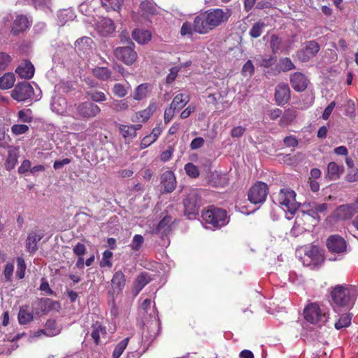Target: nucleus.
<instances>
[{
    "label": "nucleus",
    "mask_w": 358,
    "mask_h": 358,
    "mask_svg": "<svg viewBox=\"0 0 358 358\" xmlns=\"http://www.w3.org/2000/svg\"><path fill=\"white\" fill-rule=\"evenodd\" d=\"M231 15L229 8H210L195 17L196 29L199 34H206L226 23Z\"/></svg>",
    "instance_id": "f257e3e1"
},
{
    "label": "nucleus",
    "mask_w": 358,
    "mask_h": 358,
    "mask_svg": "<svg viewBox=\"0 0 358 358\" xmlns=\"http://www.w3.org/2000/svg\"><path fill=\"white\" fill-rule=\"evenodd\" d=\"M357 295V289L353 285H337L331 293L333 302L338 307L352 306Z\"/></svg>",
    "instance_id": "f03ea898"
},
{
    "label": "nucleus",
    "mask_w": 358,
    "mask_h": 358,
    "mask_svg": "<svg viewBox=\"0 0 358 358\" xmlns=\"http://www.w3.org/2000/svg\"><path fill=\"white\" fill-rule=\"evenodd\" d=\"M201 217L206 224L215 229H220L229 222L227 211L213 205L203 209Z\"/></svg>",
    "instance_id": "7ed1b4c3"
},
{
    "label": "nucleus",
    "mask_w": 358,
    "mask_h": 358,
    "mask_svg": "<svg viewBox=\"0 0 358 358\" xmlns=\"http://www.w3.org/2000/svg\"><path fill=\"white\" fill-rule=\"evenodd\" d=\"M100 107L91 101L75 103L74 117L78 120H88L93 119L101 113Z\"/></svg>",
    "instance_id": "20e7f679"
},
{
    "label": "nucleus",
    "mask_w": 358,
    "mask_h": 358,
    "mask_svg": "<svg viewBox=\"0 0 358 358\" xmlns=\"http://www.w3.org/2000/svg\"><path fill=\"white\" fill-rule=\"evenodd\" d=\"M303 316L308 322L319 326L324 324L328 319L325 308L316 303H310L305 307Z\"/></svg>",
    "instance_id": "39448f33"
},
{
    "label": "nucleus",
    "mask_w": 358,
    "mask_h": 358,
    "mask_svg": "<svg viewBox=\"0 0 358 358\" xmlns=\"http://www.w3.org/2000/svg\"><path fill=\"white\" fill-rule=\"evenodd\" d=\"M201 205V197L198 190L195 189H189L183 199L185 215L189 219L194 218L199 214Z\"/></svg>",
    "instance_id": "423d86ee"
},
{
    "label": "nucleus",
    "mask_w": 358,
    "mask_h": 358,
    "mask_svg": "<svg viewBox=\"0 0 358 358\" xmlns=\"http://www.w3.org/2000/svg\"><path fill=\"white\" fill-rule=\"evenodd\" d=\"M268 189L266 183L262 181L256 182L248 192V201L255 205L264 203L268 194Z\"/></svg>",
    "instance_id": "0eeeda50"
},
{
    "label": "nucleus",
    "mask_w": 358,
    "mask_h": 358,
    "mask_svg": "<svg viewBox=\"0 0 358 358\" xmlns=\"http://www.w3.org/2000/svg\"><path fill=\"white\" fill-rule=\"evenodd\" d=\"M279 204L291 214H294L300 203L296 201V193L289 188L281 189L278 197Z\"/></svg>",
    "instance_id": "6e6552de"
},
{
    "label": "nucleus",
    "mask_w": 358,
    "mask_h": 358,
    "mask_svg": "<svg viewBox=\"0 0 358 358\" xmlns=\"http://www.w3.org/2000/svg\"><path fill=\"white\" fill-rule=\"evenodd\" d=\"M134 43L129 40L127 46L116 48L113 51L114 55L126 65H131L137 59V53L134 50Z\"/></svg>",
    "instance_id": "1a4fd4ad"
},
{
    "label": "nucleus",
    "mask_w": 358,
    "mask_h": 358,
    "mask_svg": "<svg viewBox=\"0 0 358 358\" xmlns=\"http://www.w3.org/2000/svg\"><path fill=\"white\" fill-rule=\"evenodd\" d=\"M34 95L33 87L26 81L18 83L11 92V97L18 102L25 101Z\"/></svg>",
    "instance_id": "9d476101"
},
{
    "label": "nucleus",
    "mask_w": 358,
    "mask_h": 358,
    "mask_svg": "<svg viewBox=\"0 0 358 358\" xmlns=\"http://www.w3.org/2000/svg\"><path fill=\"white\" fill-rule=\"evenodd\" d=\"M320 50V46L315 41H309L304 43L303 48L296 52V57L302 62H308L315 57Z\"/></svg>",
    "instance_id": "9b49d317"
},
{
    "label": "nucleus",
    "mask_w": 358,
    "mask_h": 358,
    "mask_svg": "<svg viewBox=\"0 0 358 358\" xmlns=\"http://www.w3.org/2000/svg\"><path fill=\"white\" fill-rule=\"evenodd\" d=\"M327 246L332 253L342 254L346 252L347 243L338 235H331L327 241Z\"/></svg>",
    "instance_id": "f8f14e48"
},
{
    "label": "nucleus",
    "mask_w": 358,
    "mask_h": 358,
    "mask_svg": "<svg viewBox=\"0 0 358 358\" xmlns=\"http://www.w3.org/2000/svg\"><path fill=\"white\" fill-rule=\"evenodd\" d=\"M275 101L277 105L283 106L290 99V89L287 83H279L275 90Z\"/></svg>",
    "instance_id": "ddd939ff"
},
{
    "label": "nucleus",
    "mask_w": 358,
    "mask_h": 358,
    "mask_svg": "<svg viewBox=\"0 0 358 358\" xmlns=\"http://www.w3.org/2000/svg\"><path fill=\"white\" fill-rule=\"evenodd\" d=\"M358 212L356 203L341 205L335 210V216L339 220H349Z\"/></svg>",
    "instance_id": "4468645a"
},
{
    "label": "nucleus",
    "mask_w": 358,
    "mask_h": 358,
    "mask_svg": "<svg viewBox=\"0 0 358 358\" xmlns=\"http://www.w3.org/2000/svg\"><path fill=\"white\" fill-rule=\"evenodd\" d=\"M290 84L296 92H303L306 90L308 80L306 76L301 72H295L290 76Z\"/></svg>",
    "instance_id": "2eb2a0df"
},
{
    "label": "nucleus",
    "mask_w": 358,
    "mask_h": 358,
    "mask_svg": "<svg viewBox=\"0 0 358 358\" xmlns=\"http://www.w3.org/2000/svg\"><path fill=\"white\" fill-rule=\"evenodd\" d=\"M156 103L152 102L149 106L140 111L135 113L131 117V120L135 123L146 122L156 110Z\"/></svg>",
    "instance_id": "dca6fc26"
},
{
    "label": "nucleus",
    "mask_w": 358,
    "mask_h": 358,
    "mask_svg": "<svg viewBox=\"0 0 358 358\" xmlns=\"http://www.w3.org/2000/svg\"><path fill=\"white\" fill-rule=\"evenodd\" d=\"M31 24V21L29 20L27 15H18L15 19L10 33L13 36H17L20 33L24 32Z\"/></svg>",
    "instance_id": "f3484780"
},
{
    "label": "nucleus",
    "mask_w": 358,
    "mask_h": 358,
    "mask_svg": "<svg viewBox=\"0 0 358 358\" xmlns=\"http://www.w3.org/2000/svg\"><path fill=\"white\" fill-rule=\"evenodd\" d=\"M91 329L90 336L93 339L94 344L99 345L100 344L101 338H106V327L103 325L100 322L96 321L92 324Z\"/></svg>",
    "instance_id": "a211bd4d"
},
{
    "label": "nucleus",
    "mask_w": 358,
    "mask_h": 358,
    "mask_svg": "<svg viewBox=\"0 0 358 358\" xmlns=\"http://www.w3.org/2000/svg\"><path fill=\"white\" fill-rule=\"evenodd\" d=\"M161 183L164 189V192H172L176 186V179L175 175L171 171H166L162 176Z\"/></svg>",
    "instance_id": "6ab92c4d"
},
{
    "label": "nucleus",
    "mask_w": 358,
    "mask_h": 358,
    "mask_svg": "<svg viewBox=\"0 0 358 358\" xmlns=\"http://www.w3.org/2000/svg\"><path fill=\"white\" fill-rule=\"evenodd\" d=\"M38 308L43 313H48L51 310H57L60 308V303L49 298H41L38 300L37 304Z\"/></svg>",
    "instance_id": "aec40b11"
},
{
    "label": "nucleus",
    "mask_w": 358,
    "mask_h": 358,
    "mask_svg": "<svg viewBox=\"0 0 358 358\" xmlns=\"http://www.w3.org/2000/svg\"><path fill=\"white\" fill-rule=\"evenodd\" d=\"M43 237V234L31 232L28 234L26 240V249L30 254L35 253L38 250V243Z\"/></svg>",
    "instance_id": "412c9836"
},
{
    "label": "nucleus",
    "mask_w": 358,
    "mask_h": 358,
    "mask_svg": "<svg viewBox=\"0 0 358 358\" xmlns=\"http://www.w3.org/2000/svg\"><path fill=\"white\" fill-rule=\"evenodd\" d=\"M15 72L22 78L30 79L34 76V67L31 62L24 60L16 69Z\"/></svg>",
    "instance_id": "4be33fe9"
},
{
    "label": "nucleus",
    "mask_w": 358,
    "mask_h": 358,
    "mask_svg": "<svg viewBox=\"0 0 358 358\" xmlns=\"http://www.w3.org/2000/svg\"><path fill=\"white\" fill-rule=\"evenodd\" d=\"M126 285L125 275L122 271L115 272L111 280V286L115 292H121Z\"/></svg>",
    "instance_id": "5701e85b"
},
{
    "label": "nucleus",
    "mask_w": 358,
    "mask_h": 358,
    "mask_svg": "<svg viewBox=\"0 0 358 358\" xmlns=\"http://www.w3.org/2000/svg\"><path fill=\"white\" fill-rule=\"evenodd\" d=\"M61 328L57 326L55 320L49 319L45 324L44 329H39V332L43 334V335L49 337L55 336L58 335L61 332Z\"/></svg>",
    "instance_id": "b1692460"
},
{
    "label": "nucleus",
    "mask_w": 358,
    "mask_h": 358,
    "mask_svg": "<svg viewBox=\"0 0 358 358\" xmlns=\"http://www.w3.org/2000/svg\"><path fill=\"white\" fill-rule=\"evenodd\" d=\"M157 13L155 3L152 0H141L139 4V13L142 16L155 15Z\"/></svg>",
    "instance_id": "393cba45"
},
{
    "label": "nucleus",
    "mask_w": 358,
    "mask_h": 358,
    "mask_svg": "<svg viewBox=\"0 0 358 358\" xmlns=\"http://www.w3.org/2000/svg\"><path fill=\"white\" fill-rule=\"evenodd\" d=\"M151 85L145 83L138 85L134 90L132 96L133 99L136 101H141L145 99L151 92Z\"/></svg>",
    "instance_id": "a878e982"
},
{
    "label": "nucleus",
    "mask_w": 358,
    "mask_h": 358,
    "mask_svg": "<svg viewBox=\"0 0 358 358\" xmlns=\"http://www.w3.org/2000/svg\"><path fill=\"white\" fill-rule=\"evenodd\" d=\"M189 99L188 94L180 93L175 96L170 105L178 111L183 108L189 101Z\"/></svg>",
    "instance_id": "bb28decb"
},
{
    "label": "nucleus",
    "mask_w": 358,
    "mask_h": 358,
    "mask_svg": "<svg viewBox=\"0 0 358 358\" xmlns=\"http://www.w3.org/2000/svg\"><path fill=\"white\" fill-rule=\"evenodd\" d=\"M92 75L99 80L106 81L112 78V71L107 67L96 66L92 70Z\"/></svg>",
    "instance_id": "cd10ccee"
},
{
    "label": "nucleus",
    "mask_w": 358,
    "mask_h": 358,
    "mask_svg": "<svg viewBox=\"0 0 358 358\" xmlns=\"http://www.w3.org/2000/svg\"><path fill=\"white\" fill-rule=\"evenodd\" d=\"M132 37L139 44H145L151 40L152 35L148 30L135 29L132 32Z\"/></svg>",
    "instance_id": "c85d7f7f"
},
{
    "label": "nucleus",
    "mask_w": 358,
    "mask_h": 358,
    "mask_svg": "<svg viewBox=\"0 0 358 358\" xmlns=\"http://www.w3.org/2000/svg\"><path fill=\"white\" fill-rule=\"evenodd\" d=\"M150 280L151 278L147 273L139 274L134 282V289L136 291V294H138L150 282Z\"/></svg>",
    "instance_id": "c756f323"
},
{
    "label": "nucleus",
    "mask_w": 358,
    "mask_h": 358,
    "mask_svg": "<svg viewBox=\"0 0 358 358\" xmlns=\"http://www.w3.org/2000/svg\"><path fill=\"white\" fill-rule=\"evenodd\" d=\"M19 154L16 149L8 150V157L6 159L4 166L7 171H10L15 168L18 161Z\"/></svg>",
    "instance_id": "7c9ffc66"
},
{
    "label": "nucleus",
    "mask_w": 358,
    "mask_h": 358,
    "mask_svg": "<svg viewBox=\"0 0 358 358\" xmlns=\"http://www.w3.org/2000/svg\"><path fill=\"white\" fill-rule=\"evenodd\" d=\"M296 117V110L294 108H288L285 110L282 117L280 120V127H285L290 124Z\"/></svg>",
    "instance_id": "2f4dec72"
},
{
    "label": "nucleus",
    "mask_w": 358,
    "mask_h": 358,
    "mask_svg": "<svg viewBox=\"0 0 358 358\" xmlns=\"http://www.w3.org/2000/svg\"><path fill=\"white\" fill-rule=\"evenodd\" d=\"M343 167L339 166L336 162H331L327 166V176L330 180L339 178L340 174L343 172Z\"/></svg>",
    "instance_id": "473e14b6"
},
{
    "label": "nucleus",
    "mask_w": 358,
    "mask_h": 358,
    "mask_svg": "<svg viewBox=\"0 0 358 358\" xmlns=\"http://www.w3.org/2000/svg\"><path fill=\"white\" fill-rule=\"evenodd\" d=\"M15 81V75L13 73H6L0 78V88L8 90L11 88Z\"/></svg>",
    "instance_id": "72a5a7b5"
},
{
    "label": "nucleus",
    "mask_w": 358,
    "mask_h": 358,
    "mask_svg": "<svg viewBox=\"0 0 358 358\" xmlns=\"http://www.w3.org/2000/svg\"><path fill=\"white\" fill-rule=\"evenodd\" d=\"M194 32L198 33L196 29L195 18L194 19L193 24L188 21L183 22L180 29V35L182 36H187L188 37L192 38Z\"/></svg>",
    "instance_id": "f704fd0d"
},
{
    "label": "nucleus",
    "mask_w": 358,
    "mask_h": 358,
    "mask_svg": "<svg viewBox=\"0 0 358 358\" xmlns=\"http://www.w3.org/2000/svg\"><path fill=\"white\" fill-rule=\"evenodd\" d=\"M110 108L114 112L120 113L127 110L129 108V105L127 99H114L110 105Z\"/></svg>",
    "instance_id": "c9c22d12"
},
{
    "label": "nucleus",
    "mask_w": 358,
    "mask_h": 358,
    "mask_svg": "<svg viewBox=\"0 0 358 358\" xmlns=\"http://www.w3.org/2000/svg\"><path fill=\"white\" fill-rule=\"evenodd\" d=\"M34 319L33 314L28 310V307H21L18 313V321L20 324H27Z\"/></svg>",
    "instance_id": "e433bc0d"
},
{
    "label": "nucleus",
    "mask_w": 358,
    "mask_h": 358,
    "mask_svg": "<svg viewBox=\"0 0 358 358\" xmlns=\"http://www.w3.org/2000/svg\"><path fill=\"white\" fill-rule=\"evenodd\" d=\"M103 8L106 10H119L123 3V0H101Z\"/></svg>",
    "instance_id": "4c0bfd02"
},
{
    "label": "nucleus",
    "mask_w": 358,
    "mask_h": 358,
    "mask_svg": "<svg viewBox=\"0 0 358 358\" xmlns=\"http://www.w3.org/2000/svg\"><path fill=\"white\" fill-rule=\"evenodd\" d=\"M130 338L127 337L122 340L120 342H119L116 346L115 347V349L113 352L112 357L113 358H120V356L122 355L125 349L127 348Z\"/></svg>",
    "instance_id": "58836bf2"
},
{
    "label": "nucleus",
    "mask_w": 358,
    "mask_h": 358,
    "mask_svg": "<svg viewBox=\"0 0 358 358\" xmlns=\"http://www.w3.org/2000/svg\"><path fill=\"white\" fill-rule=\"evenodd\" d=\"M282 40L278 36L275 34H273L271 36L270 41V46L271 49V52L273 54H276L279 51L282 52L284 49L282 48Z\"/></svg>",
    "instance_id": "ea45409f"
},
{
    "label": "nucleus",
    "mask_w": 358,
    "mask_h": 358,
    "mask_svg": "<svg viewBox=\"0 0 358 358\" xmlns=\"http://www.w3.org/2000/svg\"><path fill=\"white\" fill-rule=\"evenodd\" d=\"M279 71L287 72L296 69L295 65L289 57L280 58L278 64Z\"/></svg>",
    "instance_id": "a19ab883"
},
{
    "label": "nucleus",
    "mask_w": 358,
    "mask_h": 358,
    "mask_svg": "<svg viewBox=\"0 0 358 358\" xmlns=\"http://www.w3.org/2000/svg\"><path fill=\"white\" fill-rule=\"evenodd\" d=\"M119 131L120 134L124 138H133L136 136V134H134V128L131 127V124H120Z\"/></svg>",
    "instance_id": "79ce46f5"
},
{
    "label": "nucleus",
    "mask_w": 358,
    "mask_h": 358,
    "mask_svg": "<svg viewBox=\"0 0 358 358\" xmlns=\"http://www.w3.org/2000/svg\"><path fill=\"white\" fill-rule=\"evenodd\" d=\"M266 27V24L263 22H257L255 23L250 30V36L252 38H257L259 37L262 33L263 29Z\"/></svg>",
    "instance_id": "37998d69"
},
{
    "label": "nucleus",
    "mask_w": 358,
    "mask_h": 358,
    "mask_svg": "<svg viewBox=\"0 0 358 358\" xmlns=\"http://www.w3.org/2000/svg\"><path fill=\"white\" fill-rule=\"evenodd\" d=\"M17 261V271H16V276L19 279H23L25 275V271L27 268V265L25 264L24 259L18 257L16 259Z\"/></svg>",
    "instance_id": "c03bdc74"
},
{
    "label": "nucleus",
    "mask_w": 358,
    "mask_h": 358,
    "mask_svg": "<svg viewBox=\"0 0 358 358\" xmlns=\"http://www.w3.org/2000/svg\"><path fill=\"white\" fill-rule=\"evenodd\" d=\"M87 96H89L92 102L101 103L106 100V94L100 91H89L86 92Z\"/></svg>",
    "instance_id": "a18cd8bd"
},
{
    "label": "nucleus",
    "mask_w": 358,
    "mask_h": 358,
    "mask_svg": "<svg viewBox=\"0 0 358 358\" xmlns=\"http://www.w3.org/2000/svg\"><path fill=\"white\" fill-rule=\"evenodd\" d=\"M112 92L115 96L119 98H123L128 94L127 87L121 83H115Z\"/></svg>",
    "instance_id": "49530a36"
},
{
    "label": "nucleus",
    "mask_w": 358,
    "mask_h": 358,
    "mask_svg": "<svg viewBox=\"0 0 358 358\" xmlns=\"http://www.w3.org/2000/svg\"><path fill=\"white\" fill-rule=\"evenodd\" d=\"M144 242V238L143 236L140 234H136L132 239L131 243L129 245L131 249L134 251H138L141 248L143 243Z\"/></svg>",
    "instance_id": "de8ad7c7"
},
{
    "label": "nucleus",
    "mask_w": 358,
    "mask_h": 358,
    "mask_svg": "<svg viewBox=\"0 0 358 358\" xmlns=\"http://www.w3.org/2000/svg\"><path fill=\"white\" fill-rule=\"evenodd\" d=\"M185 171L186 174L190 178H196L199 176V171L193 163L189 162L185 164Z\"/></svg>",
    "instance_id": "09e8293b"
},
{
    "label": "nucleus",
    "mask_w": 358,
    "mask_h": 358,
    "mask_svg": "<svg viewBox=\"0 0 358 358\" xmlns=\"http://www.w3.org/2000/svg\"><path fill=\"white\" fill-rule=\"evenodd\" d=\"M12 61L11 57L3 52H0V73L6 70Z\"/></svg>",
    "instance_id": "8fccbe9b"
},
{
    "label": "nucleus",
    "mask_w": 358,
    "mask_h": 358,
    "mask_svg": "<svg viewBox=\"0 0 358 358\" xmlns=\"http://www.w3.org/2000/svg\"><path fill=\"white\" fill-rule=\"evenodd\" d=\"M305 255L310 257L313 261H319L322 258L318 248L316 246H311L308 250L306 251Z\"/></svg>",
    "instance_id": "3c124183"
},
{
    "label": "nucleus",
    "mask_w": 358,
    "mask_h": 358,
    "mask_svg": "<svg viewBox=\"0 0 358 358\" xmlns=\"http://www.w3.org/2000/svg\"><path fill=\"white\" fill-rule=\"evenodd\" d=\"M351 324V317L347 315H342L339 320L335 323L334 326L336 329H341L343 327H348Z\"/></svg>",
    "instance_id": "603ef678"
},
{
    "label": "nucleus",
    "mask_w": 358,
    "mask_h": 358,
    "mask_svg": "<svg viewBox=\"0 0 358 358\" xmlns=\"http://www.w3.org/2000/svg\"><path fill=\"white\" fill-rule=\"evenodd\" d=\"M113 252L110 250H105L103 252V257L102 259L100 262L101 267H111L112 266V262L111 259L113 257Z\"/></svg>",
    "instance_id": "864d4df0"
},
{
    "label": "nucleus",
    "mask_w": 358,
    "mask_h": 358,
    "mask_svg": "<svg viewBox=\"0 0 358 358\" xmlns=\"http://www.w3.org/2000/svg\"><path fill=\"white\" fill-rule=\"evenodd\" d=\"M19 119L24 122H31L33 120L32 111L31 109L21 110L18 112Z\"/></svg>",
    "instance_id": "5fc2aeb1"
},
{
    "label": "nucleus",
    "mask_w": 358,
    "mask_h": 358,
    "mask_svg": "<svg viewBox=\"0 0 358 358\" xmlns=\"http://www.w3.org/2000/svg\"><path fill=\"white\" fill-rule=\"evenodd\" d=\"M255 73V66L251 60H248L243 65L241 73L243 76H252Z\"/></svg>",
    "instance_id": "6e6d98bb"
},
{
    "label": "nucleus",
    "mask_w": 358,
    "mask_h": 358,
    "mask_svg": "<svg viewBox=\"0 0 358 358\" xmlns=\"http://www.w3.org/2000/svg\"><path fill=\"white\" fill-rule=\"evenodd\" d=\"M169 222L170 219L168 217H164L160 220L156 227L157 232H160L161 231L166 232V231H169Z\"/></svg>",
    "instance_id": "4d7b16f0"
},
{
    "label": "nucleus",
    "mask_w": 358,
    "mask_h": 358,
    "mask_svg": "<svg viewBox=\"0 0 358 358\" xmlns=\"http://www.w3.org/2000/svg\"><path fill=\"white\" fill-rule=\"evenodd\" d=\"M29 130V127L26 124H14L11 127V131L15 135L25 134Z\"/></svg>",
    "instance_id": "13d9d810"
},
{
    "label": "nucleus",
    "mask_w": 358,
    "mask_h": 358,
    "mask_svg": "<svg viewBox=\"0 0 358 358\" xmlns=\"http://www.w3.org/2000/svg\"><path fill=\"white\" fill-rule=\"evenodd\" d=\"M14 266L11 263H7L5 265V268L3 271V275L6 281L10 282L12 280V276L13 273Z\"/></svg>",
    "instance_id": "bf43d9fd"
},
{
    "label": "nucleus",
    "mask_w": 358,
    "mask_h": 358,
    "mask_svg": "<svg viewBox=\"0 0 358 358\" xmlns=\"http://www.w3.org/2000/svg\"><path fill=\"white\" fill-rule=\"evenodd\" d=\"M176 111V110L173 108H172L171 105L165 109L164 114L165 124H168L171 122V120L174 117Z\"/></svg>",
    "instance_id": "052dcab7"
},
{
    "label": "nucleus",
    "mask_w": 358,
    "mask_h": 358,
    "mask_svg": "<svg viewBox=\"0 0 358 358\" xmlns=\"http://www.w3.org/2000/svg\"><path fill=\"white\" fill-rule=\"evenodd\" d=\"M155 141L156 140L150 134L147 135L142 139L140 144V148L141 149H145L150 146V145H152Z\"/></svg>",
    "instance_id": "680f3d73"
},
{
    "label": "nucleus",
    "mask_w": 358,
    "mask_h": 358,
    "mask_svg": "<svg viewBox=\"0 0 358 358\" xmlns=\"http://www.w3.org/2000/svg\"><path fill=\"white\" fill-rule=\"evenodd\" d=\"M73 253L78 257H82L86 252V247L84 244L78 243L73 248Z\"/></svg>",
    "instance_id": "e2e57ef3"
},
{
    "label": "nucleus",
    "mask_w": 358,
    "mask_h": 358,
    "mask_svg": "<svg viewBox=\"0 0 358 358\" xmlns=\"http://www.w3.org/2000/svg\"><path fill=\"white\" fill-rule=\"evenodd\" d=\"M246 129L241 126L234 127L231 131V136L232 138H239L243 135Z\"/></svg>",
    "instance_id": "0e129e2a"
},
{
    "label": "nucleus",
    "mask_w": 358,
    "mask_h": 358,
    "mask_svg": "<svg viewBox=\"0 0 358 358\" xmlns=\"http://www.w3.org/2000/svg\"><path fill=\"white\" fill-rule=\"evenodd\" d=\"M204 142V139L202 137H196L192 141L190 148L192 150L199 149L203 145Z\"/></svg>",
    "instance_id": "69168bd1"
},
{
    "label": "nucleus",
    "mask_w": 358,
    "mask_h": 358,
    "mask_svg": "<svg viewBox=\"0 0 358 358\" xmlns=\"http://www.w3.org/2000/svg\"><path fill=\"white\" fill-rule=\"evenodd\" d=\"M173 150V147L169 146L166 150L162 152L160 159L164 162L169 161L171 158Z\"/></svg>",
    "instance_id": "338daca9"
},
{
    "label": "nucleus",
    "mask_w": 358,
    "mask_h": 358,
    "mask_svg": "<svg viewBox=\"0 0 358 358\" xmlns=\"http://www.w3.org/2000/svg\"><path fill=\"white\" fill-rule=\"evenodd\" d=\"M346 180L348 182H353L358 180V169H352L348 171L346 176Z\"/></svg>",
    "instance_id": "774afa93"
}]
</instances>
